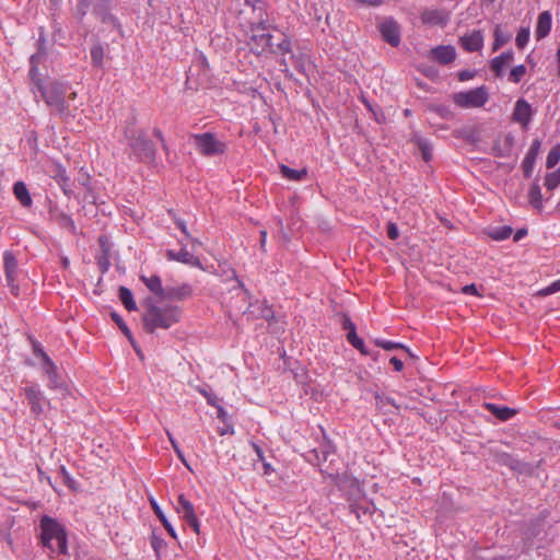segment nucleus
Wrapping results in <instances>:
<instances>
[{
	"instance_id": "f257e3e1",
	"label": "nucleus",
	"mask_w": 560,
	"mask_h": 560,
	"mask_svg": "<svg viewBox=\"0 0 560 560\" xmlns=\"http://www.w3.org/2000/svg\"><path fill=\"white\" fill-rule=\"evenodd\" d=\"M144 312L141 315L142 328L147 334H154L156 329H170L182 319V307L173 304L159 306L152 296L141 302Z\"/></svg>"
},
{
	"instance_id": "f03ea898",
	"label": "nucleus",
	"mask_w": 560,
	"mask_h": 560,
	"mask_svg": "<svg viewBox=\"0 0 560 560\" xmlns=\"http://www.w3.org/2000/svg\"><path fill=\"white\" fill-rule=\"evenodd\" d=\"M32 91L36 95L39 93L44 102L49 107H54L62 120H68L74 117L66 96L70 86L58 80H52L49 83L45 82V75L39 78V81L34 80L31 82Z\"/></svg>"
},
{
	"instance_id": "7ed1b4c3",
	"label": "nucleus",
	"mask_w": 560,
	"mask_h": 560,
	"mask_svg": "<svg viewBox=\"0 0 560 560\" xmlns=\"http://www.w3.org/2000/svg\"><path fill=\"white\" fill-rule=\"evenodd\" d=\"M40 540L44 547L58 555H67V532L63 525L51 516L44 515L39 522Z\"/></svg>"
},
{
	"instance_id": "20e7f679",
	"label": "nucleus",
	"mask_w": 560,
	"mask_h": 560,
	"mask_svg": "<svg viewBox=\"0 0 560 560\" xmlns=\"http://www.w3.org/2000/svg\"><path fill=\"white\" fill-rule=\"evenodd\" d=\"M135 122L130 121L125 130L124 136L128 141V145L137 156L138 161L151 163L155 161L156 149L152 140L148 138L147 131L135 128Z\"/></svg>"
},
{
	"instance_id": "39448f33",
	"label": "nucleus",
	"mask_w": 560,
	"mask_h": 560,
	"mask_svg": "<svg viewBox=\"0 0 560 560\" xmlns=\"http://www.w3.org/2000/svg\"><path fill=\"white\" fill-rule=\"evenodd\" d=\"M191 139L198 152L205 156H215L225 153L226 143L220 141L214 133H194Z\"/></svg>"
},
{
	"instance_id": "423d86ee",
	"label": "nucleus",
	"mask_w": 560,
	"mask_h": 560,
	"mask_svg": "<svg viewBox=\"0 0 560 560\" xmlns=\"http://www.w3.org/2000/svg\"><path fill=\"white\" fill-rule=\"evenodd\" d=\"M250 39L252 42L264 50H272V35L268 32V14H258L256 21L250 22Z\"/></svg>"
},
{
	"instance_id": "0eeeda50",
	"label": "nucleus",
	"mask_w": 560,
	"mask_h": 560,
	"mask_svg": "<svg viewBox=\"0 0 560 560\" xmlns=\"http://www.w3.org/2000/svg\"><path fill=\"white\" fill-rule=\"evenodd\" d=\"M488 100L489 94L485 85L465 92H457L453 95L454 103L462 108L481 107Z\"/></svg>"
},
{
	"instance_id": "6e6552de",
	"label": "nucleus",
	"mask_w": 560,
	"mask_h": 560,
	"mask_svg": "<svg viewBox=\"0 0 560 560\" xmlns=\"http://www.w3.org/2000/svg\"><path fill=\"white\" fill-rule=\"evenodd\" d=\"M493 458H494L495 463H498L499 465L509 467L511 470H513L516 474L525 475V476H533L535 472V468L532 464L523 462V460L514 457L510 453L494 451Z\"/></svg>"
},
{
	"instance_id": "1a4fd4ad",
	"label": "nucleus",
	"mask_w": 560,
	"mask_h": 560,
	"mask_svg": "<svg viewBox=\"0 0 560 560\" xmlns=\"http://www.w3.org/2000/svg\"><path fill=\"white\" fill-rule=\"evenodd\" d=\"M24 383L25 387H23V392L30 405L31 412L38 417L44 412V405H49V400L45 398L38 384L28 381Z\"/></svg>"
},
{
	"instance_id": "9d476101",
	"label": "nucleus",
	"mask_w": 560,
	"mask_h": 560,
	"mask_svg": "<svg viewBox=\"0 0 560 560\" xmlns=\"http://www.w3.org/2000/svg\"><path fill=\"white\" fill-rule=\"evenodd\" d=\"M324 441L318 448L307 452L305 458L314 466H320L323 463L329 460V457L336 453V447L330 440H328L323 432Z\"/></svg>"
},
{
	"instance_id": "9b49d317",
	"label": "nucleus",
	"mask_w": 560,
	"mask_h": 560,
	"mask_svg": "<svg viewBox=\"0 0 560 560\" xmlns=\"http://www.w3.org/2000/svg\"><path fill=\"white\" fill-rule=\"evenodd\" d=\"M378 30L382 38L392 47H397L400 44V27L394 19H386L380 24Z\"/></svg>"
},
{
	"instance_id": "f8f14e48",
	"label": "nucleus",
	"mask_w": 560,
	"mask_h": 560,
	"mask_svg": "<svg viewBox=\"0 0 560 560\" xmlns=\"http://www.w3.org/2000/svg\"><path fill=\"white\" fill-rule=\"evenodd\" d=\"M534 110L530 104L524 100L520 98L515 103V107L512 114V118L514 121L521 124L524 129L528 128V125L533 118Z\"/></svg>"
},
{
	"instance_id": "ddd939ff",
	"label": "nucleus",
	"mask_w": 560,
	"mask_h": 560,
	"mask_svg": "<svg viewBox=\"0 0 560 560\" xmlns=\"http://www.w3.org/2000/svg\"><path fill=\"white\" fill-rule=\"evenodd\" d=\"M49 173L50 177L57 182L62 192L68 198H71L73 196V182H71L70 177L67 175L66 168L60 164H56L52 166Z\"/></svg>"
},
{
	"instance_id": "4468645a",
	"label": "nucleus",
	"mask_w": 560,
	"mask_h": 560,
	"mask_svg": "<svg viewBox=\"0 0 560 560\" xmlns=\"http://www.w3.org/2000/svg\"><path fill=\"white\" fill-rule=\"evenodd\" d=\"M430 58L442 66H446L455 60L456 49L452 45H440L430 50Z\"/></svg>"
},
{
	"instance_id": "2eb2a0df",
	"label": "nucleus",
	"mask_w": 560,
	"mask_h": 560,
	"mask_svg": "<svg viewBox=\"0 0 560 560\" xmlns=\"http://www.w3.org/2000/svg\"><path fill=\"white\" fill-rule=\"evenodd\" d=\"M540 147L541 141L539 139L533 140L530 148L522 162V171L525 178H529L533 174L534 166L540 151Z\"/></svg>"
},
{
	"instance_id": "dca6fc26",
	"label": "nucleus",
	"mask_w": 560,
	"mask_h": 560,
	"mask_svg": "<svg viewBox=\"0 0 560 560\" xmlns=\"http://www.w3.org/2000/svg\"><path fill=\"white\" fill-rule=\"evenodd\" d=\"M165 257L168 260H174L185 265H189L191 267L203 269L201 260L197 256L190 254L186 248H182L179 252L167 249L165 252Z\"/></svg>"
},
{
	"instance_id": "f3484780",
	"label": "nucleus",
	"mask_w": 560,
	"mask_h": 560,
	"mask_svg": "<svg viewBox=\"0 0 560 560\" xmlns=\"http://www.w3.org/2000/svg\"><path fill=\"white\" fill-rule=\"evenodd\" d=\"M192 287L189 283H183L178 287H165L162 301H185L192 295Z\"/></svg>"
},
{
	"instance_id": "a211bd4d",
	"label": "nucleus",
	"mask_w": 560,
	"mask_h": 560,
	"mask_svg": "<svg viewBox=\"0 0 560 560\" xmlns=\"http://www.w3.org/2000/svg\"><path fill=\"white\" fill-rule=\"evenodd\" d=\"M459 43L468 52L479 51L483 47L482 32L475 30L471 34H465L459 38Z\"/></svg>"
},
{
	"instance_id": "6ab92c4d",
	"label": "nucleus",
	"mask_w": 560,
	"mask_h": 560,
	"mask_svg": "<svg viewBox=\"0 0 560 560\" xmlns=\"http://www.w3.org/2000/svg\"><path fill=\"white\" fill-rule=\"evenodd\" d=\"M515 139L511 133L504 136L503 143L497 139L491 148V154L495 158H509L512 153Z\"/></svg>"
},
{
	"instance_id": "aec40b11",
	"label": "nucleus",
	"mask_w": 560,
	"mask_h": 560,
	"mask_svg": "<svg viewBox=\"0 0 560 560\" xmlns=\"http://www.w3.org/2000/svg\"><path fill=\"white\" fill-rule=\"evenodd\" d=\"M482 407L500 421H509L518 413L517 409L508 406H499L493 402H483Z\"/></svg>"
},
{
	"instance_id": "412c9836",
	"label": "nucleus",
	"mask_w": 560,
	"mask_h": 560,
	"mask_svg": "<svg viewBox=\"0 0 560 560\" xmlns=\"http://www.w3.org/2000/svg\"><path fill=\"white\" fill-rule=\"evenodd\" d=\"M42 369L44 373L48 376L47 386L50 389H57L62 387L61 377L58 374V368L51 359H47L42 363Z\"/></svg>"
},
{
	"instance_id": "4be33fe9",
	"label": "nucleus",
	"mask_w": 560,
	"mask_h": 560,
	"mask_svg": "<svg viewBox=\"0 0 560 560\" xmlns=\"http://www.w3.org/2000/svg\"><path fill=\"white\" fill-rule=\"evenodd\" d=\"M421 22L429 25L445 26L448 22V15L441 10H424L420 15Z\"/></svg>"
},
{
	"instance_id": "5701e85b",
	"label": "nucleus",
	"mask_w": 560,
	"mask_h": 560,
	"mask_svg": "<svg viewBox=\"0 0 560 560\" xmlns=\"http://www.w3.org/2000/svg\"><path fill=\"white\" fill-rule=\"evenodd\" d=\"M552 16L549 11H544L538 15L535 36L537 40L547 37L551 31Z\"/></svg>"
},
{
	"instance_id": "b1692460",
	"label": "nucleus",
	"mask_w": 560,
	"mask_h": 560,
	"mask_svg": "<svg viewBox=\"0 0 560 560\" xmlns=\"http://www.w3.org/2000/svg\"><path fill=\"white\" fill-rule=\"evenodd\" d=\"M514 58V52L512 49H509L501 55L494 57L490 61V69L494 73L497 78H501L503 75V69L506 65H509Z\"/></svg>"
},
{
	"instance_id": "393cba45",
	"label": "nucleus",
	"mask_w": 560,
	"mask_h": 560,
	"mask_svg": "<svg viewBox=\"0 0 560 560\" xmlns=\"http://www.w3.org/2000/svg\"><path fill=\"white\" fill-rule=\"evenodd\" d=\"M93 13L101 20L104 24H112L114 27L119 26V22L115 15L109 12V5L107 2L102 1L94 5Z\"/></svg>"
},
{
	"instance_id": "a878e982",
	"label": "nucleus",
	"mask_w": 560,
	"mask_h": 560,
	"mask_svg": "<svg viewBox=\"0 0 560 560\" xmlns=\"http://www.w3.org/2000/svg\"><path fill=\"white\" fill-rule=\"evenodd\" d=\"M47 58V51H38L36 50V52H34L31 57H30V71H28V77H30V80L31 82L34 81V80H37L39 81V78L44 77L45 74L40 73L39 72V63H42L44 60H46Z\"/></svg>"
},
{
	"instance_id": "bb28decb",
	"label": "nucleus",
	"mask_w": 560,
	"mask_h": 560,
	"mask_svg": "<svg viewBox=\"0 0 560 560\" xmlns=\"http://www.w3.org/2000/svg\"><path fill=\"white\" fill-rule=\"evenodd\" d=\"M3 269L5 275V280H11L13 277H18L19 272V264L15 255L11 250H5L3 253Z\"/></svg>"
},
{
	"instance_id": "cd10ccee",
	"label": "nucleus",
	"mask_w": 560,
	"mask_h": 560,
	"mask_svg": "<svg viewBox=\"0 0 560 560\" xmlns=\"http://www.w3.org/2000/svg\"><path fill=\"white\" fill-rule=\"evenodd\" d=\"M175 510L184 521L197 515L194 504L183 493L177 497Z\"/></svg>"
},
{
	"instance_id": "c85d7f7f",
	"label": "nucleus",
	"mask_w": 560,
	"mask_h": 560,
	"mask_svg": "<svg viewBox=\"0 0 560 560\" xmlns=\"http://www.w3.org/2000/svg\"><path fill=\"white\" fill-rule=\"evenodd\" d=\"M140 280L154 295H156L162 301L165 288L162 285V280L160 276L152 275L151 277H145L142 275L140 276Z\"/></svg>"
},
{
	"instance_id": "c756f323",
	"label": "nucleus",
	"mask_w": 560,
	"mask_h": 560,
	"mask_svg": "<svg viewBox=\"0 0 560 560\" xmlns=\"http://www.w3.org/2000/svg\"><path fill=\"white\" fill-rule=\"evenodd\" d=\"M538 177L535 178L533 184L530 185V188L528 190V202L529 205L537 211H541L544 208L542 205V195H541V188L538 183Z\"/></svg>"
},
{
	"instance_id": "7c9ffc66",
	"label": "nucleus",
	"mask_w": 560,
	"mask_h": 560,
	"mask_svg": "<svg viewBox=\"0 0 560 560\" xmlns=\"http://www.w3.org/2000/svg\"><path fill=\"white\" fill-rule=\"evenodd\" d=\"M13 194L24 208H30L33 203L30 191L24 182L13 184Z\"/></svg>"
},
{
	"instance_id": "2f4dec72",
	"label": "nucleus",
	"mask_w": 560,
	"mask_h": 560,
	"mask_svg": "<svg viewBox=\"0 0 560 560\" xmlns=\"http://www.w3.org/2000/svg\"><path fill=\"white\" fill-rule=\"evenodd\" d=\"M483 233L493 241H504L513 234V229L510 225L489 226Z\"/></svg>"
},
{
	"instance_id": "473e14b6",
	"label": "nucleus",
	"mask_w": 560,
	"mask_h": 560,
	"mask_svg": "<svg viewBox=\"0 0 560 560\" xmlns=\"http://www.w3.org/2000/svg\"><path fill=\"white\" fill-rule=\"evenodd\" d=\"M150 503H151V508L155 514V516L159 518V521L162 523V525L164 526L165 530L168 533V535L174 538V539H177V534H176V530L175 528L173 527V525L170 523V521L167 520L166 515L164 514V512L162 511V509L160 508V505L156 503L155 500L151 499L150 500Z\"/></svg>"
},
{
	"instance_id": "72a5a7b5",
	"label": "nucleus",
	"mask_w": 560,
	"mask_h": 560,
	"mask_svg": "<svg viewBox=\"0 0 560 560\" xmlns=\"http://www.w3.org/2000/svg\"><path fill=\"white\" fill-rule=\"evenodd\" d=\"M493 37L494 40L492 44V50L497 51L511 40L512 33L509 31H503L501 24H497L493 30Z\"/></svg>"
},
{
	"instance_id": "f704fd0d",
	"label": "nucleus",
	"mask_w": 560,
	"mask_h": 560,
	"mask_svg": "<svg viewBox=\"0 0 560 560\" xmlns=\"http://www.w3.org/2000/svg\"><path fill=\"white\" fill-rule=\"evenodd\" d=\"M118 298L127 311L133 312L138 310L133 294L129 288L124 285L119 287Z\"/></svg>"
},
{
	"instance_id": "c9c22d12",
	"label": "nucleus",
	"mask_w": 560,
	"mask_h": 560,
	"mask_svg": "<svg viewBox=\"0 0 560 560\" xmlns=\"http://www.w3.org/2000/svg\"><path fill=\"white\" fill-rule=\"evenodd\" d=\"M91 61L94 68L103 69L105 48L101 42H96L90 49Z\"/></svg>"
},
{
	"instance_id": "e433bc0d",
	"label": "nucleus",
	"mask_w": 560,
	"mask_h": 560,
	"mask_svg": "<svg viewBox=\"0 0 560 560\" xmlns=\"http://www.w3.org/2000/svg\"><path fill=\"white\" fill-rule=\"evenodd\" d=\"M411 141L418 147L419 151L421 152L422 159L425 162H430L432 160V145L422 137L415 135L411 139Z\"/></svg>"
},
{
	"instance_id": "4c0bfd02",
	"label": "nucleus",
	"mask_w": 560,
	"mask_h": 560,
	"mask_svg": "<svg viewBox=\"0 0 560 560\" xmlns=\"http://www.w3.org/2000/svg\"><path fill=\"white\" fill-rule=\"evenodd\" d=\"M280 172L284 178L293 182H300L307 175V170L305 167L301 170H294L284 164L280 165Z\"/></svg>"
},
{
	"instance_id": "58836bf2",
	"label": "nucleus",
	"mask_w": 560,
	"mask_h": 560,
	"mask_svg": "<svg viewBox=\"0 0 560 560\" xmlns=\"http://www.w3.org/2000/svg\"><path fill=\"white\" fill-rule=\"evenodd\" d=\"M427 110L435 113L441 118L446 120H452L455 116L450 106L444 104L430 103L427 105Z\"/></svg>"
},
{
	"instance_id": "ea45409f",
	"label": "nucleus",
	"mask_w": 560,
	"mask_h": 560,
	"mask_svg": "<svg viewBox=\"0 0 560 560\" xmlns=\"http://www.w3.org/2000/svg\"><path fill=\"white\" fill-rule=\"evenodd\" d=\"M55 222L61 228L67 231H69L71 234H77V226L72 218L65 213V212H58L55 215Z\"/></svg>"
},
{
	"instance_id": "a19ab883",
	"label": "nucleus",
	"mask_w": 560,
	"mask_h": 560,
	"mask_svg": "<svg viewBox=\"0 0 560 560\" xmlns=\"http://www.w3.org/2000/svg\"><path fill=\"white\" fill-rule=\"evenodd\" d=\"M373 343L376 347H380L387 351L400 349V350H404L405 352H409V348L401 342H395V341H390V340H384V339L376 338L373 340Z\"/></svg>"
},
{
	"instance_id": "79ce46f5",
	"label": "nucleus",
	"mask_w": 560,
	"mask_h": 560,
	"mask_svg": "<svg viewBox=\"0 0 560 560\" xmlns=\"http://www.w3.org/2000/svg\"><path fill=\"white\" fill-rule=\"evenodd\" d=\"M250 445H252L255 454L257 455L258 460L261 462V464H262L264 474L270 475L272 471H275L271 464L266 460L264 451L260 447V445H258L256 442H253V441L250 442Z\"/></svg>"
},
{
	"instance_id": "37998d69",
	"label": "nucleus",
	"mask_w": 560,
	"mask_h": 560,
	"mask_svg": "<svg viewBox=\"0 0 560 560\" xmlns=\"http://www.w3.org/2000/svg\"><path fill=\"white\" fill-rule=\"evenodd\" d=\"M544 185L548 190L556 189L560 185V168L555 172L547 173Z\"/></svg>"
},
{
	"instance_id": "c03bdc74",
	"label": "nucleus",
	"mask_w": 560,
	"mask_h": 560,
	"mask_svg": "<svg viewBox=\"0 0 560 560\" xmlns=\"http://www.w3.org/2000/svg\"><path fill=\"white\" fill-rule=\"evenodd\" d=\"M530 35L529 26L521 27L517 32L515 44L518 49H524L525 46L528 44Z\"/></svg>"
},
{
	"instance_id": "a18cd8bd",
	"label": "nucleus",
	"mask_w": 560,
	"mask_h": 560,
	"mask_svg": "<svg viewBox=\"0 0 560 560\" xmlns=\"http://www.w3.org/2000/svg\"><path fill=\"white\" fill-rule=\"evenodd\" d=\"M560 161V144L551 148L546 159V167L553 168Z\"/></svg>"
},
{
	"instance_id": "49530a36",
	"label": "nucleus",
	"mask_w": 560,
	"mask_h": 560,
	"mask_svg": "<svg viewBox=\"0 0 560 560\" xmlns=\"http://www.w3.org/2000/svg\"><path fill=\"white\" fill-rule=\"evenodd\" d=\"M91 5V0H78L74 16L79 22H82L84 16L86 15Z\"/></svg>"
},
{
	"instance_id": "de8ad7c7",
	"label": "nucleus",
	"mask_w": 560,
	"mask_h": 560,
	"mask_svg": "<svg viewBox=\"0 0 560 560\" xmlns=\"http://www.w3.org/2000/svg\"><path fill=\"white\" fill-rule=\"evenodd\" d=\"M59 475L62 479V482L72 491H77L78 490V482L70 476V474L68 472V470L66 469L65 466H60L59 467Z\"/></svg>"
},
{
	"instance_id": "09e8293b",
	"label": "nucleus",
	"mask_w": 560,
	"mask_h": 560,
	"mask_svg": "<svg viewBox=\"0 0 560 560\" xmlns=\"http://www.w3.org/2000/svg\"><path fill=\"white\" fill-rule=\"evenodd\" d=\"M525 73L526 67L524 65L515 66L509 73V81L513 83H520Z\"/></svg>"
},
{
	"instance_id": "8fccbe9b",
	"label": "nucleus",
	"mask_w": 560,
	"mask_h": 560,
	"mask_svg": "<svg viewBox=\"0 0 560 560\" xmlns=\"http://www.w3.org/2000/svg\"><path fill=\"white\" fill-rule=\"evenodd\" d=\"M245 4L250 7L258 14H267V0H244Z\"/></svg>"
},
{
	"instance_id": "3c124183",
	"label": "nucleus",
	"mask_w": 560,
	"mask_h": 560,
	"mask_svg": "<svg viewBox=\"0 0 560 560\" xmlns=\"http://www.w3.org/2000/svg\"><path fill=\"white\" fill-rule=\"evenodd\" d=\"M109 315H110V318L113 319V322L119 327L121 332L125 335V337H130L131 330L125 323L124 318L115 311L110 312Z\"/></svg>"
},
{
	"instance_id": "603ef678",
	"label": "nucleus",
	"mask_w": 560,
	"mask_h": 560,
	"mask_svg": "<svg viewBox=\"0 0 560 560\" xmlns=\"http://www.w3.org/2000/svg\"><path fill=\"white\" fill-rule=\"evenodd\" d=\"M199 393L207 399L210 406H217L221 399L210 388H199Z\"/></svg>"
},
{
	"instance_id": "864d4df0",
	"label": "nucleus",
	"mask_w": 560,
	"mask_h": 560,
	"mask_svg": "<svg viewBox=\"0 0 560 560\" xmlns=\"http://www.w3.org/2000/svg\"><path fill=\"white\" fill-rule=\"evenodd\" d=\"M109 257H110V253H105V254L102 253L97 257V265H98V268L102 273L107 272L110 267Z\"/></svg>"
},
{
	"instance_id": "5fc2aeb1",
	"label": "nucleus",
	"mask_w": 560,
	"mask_h": 560,
	"mask_svg": "<svg viewBox=\"0 0 560 560\" xmlns=\"http://www.w3.org/2000/svg\"><path fill=\"white\" fill-rule=\"evenodd\" d=\"M166 546L164 539L153 532L151 535V547L153 548L156 556L160 555V550Z\"/></svg>"
},
{
	"instance_id": "6e6d98bb",
	"label": "nucleus",
	"mask_w": 560,
	"mask_h": 560,
	"mask_svg": "<svg viewBox=\"0 0 560 560\" xmlns=\"http://www.w3.org/2000/svg\"><path fill=\"white\" fill-rule=\"evenodd\" d=\"M32 348L34 355L39 358L42 360V363L45 362L47 359H50V357L44 351L39 342L33 340Z\"/></svg>"
},
{
	"instance_id": "4d7b16f0",
	"label": "nucleus",
	"mask_w": 560,
	"mask_h": 560,
	"mask_svg": "<svg viewBox=\"0 0 560 560\" xmlns=\"http://www.w3.org/2000/svg\"><path fill=\"white\" fill-rule=\"evenodd\" d=\"M560 291V279L559 280H556L553 281L551 284H549L548 287L541 289L538 294L541 295V296H547V295H550V294H553L556 292Z\"/></svg>"
},
{
	"instance_id": "13d9d810",
	"label": "nucleus",
	"mask_w": 560,
	"mask_h": 560,
	"mask_svg": "<svg viewBox=\"0 0 560 560\" xmlns=\"http://www.w3.org/2000/svg\"><path fill=\"white\" fill-rule=\"evenodd\" d=\"M167 435H168L170 442H171V444H172V446H173V450H174V452L176 453L177 457L183 462V464H184L187 468H189V466H188V464H187V462H186V459H185L184 453H183V451L179 448L178 443L176 442V440H174V439L172 438V435L170 434V432H167Z\"/></svg>"
},
{
	"instance_id": "bf43d9fd",
	"label": "nucleus",
	"mask_w": 560,
	"mask_h": 560,
	"mask_svg": "<svg viewBox=\"0 0 560 560\" xmlns=\"http://www.w3.org/2000/svg\"><path fill=\"white\" fill-rule=\"evenodd\" d=\"M387 236L392 241H396L399 237V230L396 223L388 222L386 226Z\"/></svg>"
},
{
	"instance_id": "052dcab7",
	"label": "nucleus",
	"mask_w": 560,
	"mask_h": 560,
	"mask_svg": "<svg viewBox=\"0 0 560 560\" xmlns=\"http://www.w3.org/2000/svg\"><path fill=\"white\" fill-rule=\"evenodd\" d=\"M340 324H341L342 329L347 330V332L357 329L355 324L351 320L350 316H348L347 314H342Z\"/></svg>"
},
{
	"instance_id": "680f3d73",
	"label": "nucleus",
	"mask_w": 560,
	"mask_h": 560,
	"mask_svg": "<svg viewBox=\"0 0 560 560\" xmlns=\"http://www.w3.org/2000/svg\"><path fill=\"white\" fill-rule=\"evenodd\" d=\"M354 349H357L362 355L370 354V349L366 348L362 338H357L353 342L350 343Z\"/></svg>"
},
{
	"instance_id": "e2e57ef3",
	"label": "nucleus",
	"mask_w": 560,
	"mask_h": 560,
	"mask_svg": "<svg viewBox=\"0 0 560 560\" xmlns=\"http://www.w3.org/2000/svg\"><path fill=\"white\" fill-rule=\"evenodd\" d=\"M374 398L376 400V405L380 406V405H383L384 402L388 404V405H392L394 407H397L396 404H395V400L390 397H385L383 395H381L380 393H375L374 394Z\"/></svg>"
},
{
	"instance_id": "0e129e2a",
	"label": "nucleus",
	"mask_w": 560,
	"mask_h": 560,
	"mask_svg": "<svg viewBox=\"0 0 560 560\" xmlns=\"http://www.w3.org/2000/svg\"><path fill=\"white\" fill-rule=\"evenodd\" d=\"M97 242L103 254L110 253L109 240L106 235H101Z\"/></svg>"
},
{
	"instance_id": "69168bd1",
	"label": "nucleus",
	"mask_w": 560,
	"mask_h": 560,
	"mask_svg": "<svg viewBox=\"0 0 560 560\" xmlns=\"http://www.w3.org/2000/svg\"><path fill=\"white\" fill-rule=\"evenodd\" d=\"M16 278L18 277H13L12 281L11 280H5V281H7L8 287L10 288L11 294L14 295L15 298H19L20 296V285L16 283Z\"/></svg>"
},
{
	"instance_id": "338daca9",
	"label": "nucleus",
	"mask_w": 560,
	"mask_h": 560,
	"mask_svg": "<svg viewBox=\"0 0 560 560\" xmlns=\"http://www.w3.org/2000/svg\"><path fill=\"white\" fill-rule=\"evenodd\" d=\"M83 199L95 205L96 203V194L94 191V188L91 186H89L88 188H85V192H84V196H83Z\"/></svg>"
},
{
	"instance_id": "774afa93",
	"label": "nucleus",
	"mask_w": 560,
	"mask_h": 560,
	"mask_svg": "<svg viewBox=\"0 0 560 560\" xmlns=\"http://www.w3.org/2000/svg\"><path fill=\"white\" fill-rule=\"evenodd\" d=\"M278 49L282 52V54H288V52H291V40L288 38V37H284L279 44H278Z\"/></svg>"
}]
</instances>
